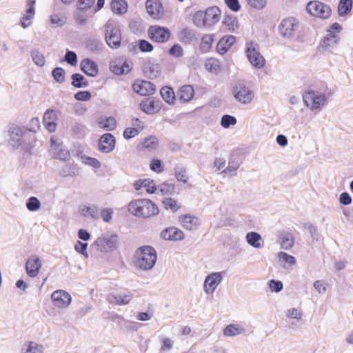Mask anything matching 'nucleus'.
<instances>
[{"label": "nucleus", "mask_w": 353, "mask_h": 353, "mask_svg": "<svg viewBox=\"0 0 353 353\" xmlns=\"http://www.w3.org/2000/svg\"><path fill=\"white\" fill-rule=\"evenodd\" d=\"M157 256V252L152 246L139 247L134 256V265L141 270H151L155 265Z\"/></svg>", "instance_id": "obj_1"}, {"label": "nucleus", "mask_w": 353, "mask_h": 353, "mask_svg": "<svg viewBox=\"0 0 353 353\" xmlns=\"http://www.w3.org/2000/svg\"><path fill=\"white\" fill-rule=\"evenodd\" d=\"M128 211L137 216L148 218L158 214L157 206L149 199H137L128 205Z\"/></svg>", "instance_id": "obj_2"}, {"label": "nucleus", "mask_w": 353, "mask_h": 353, "mask_svg": "<svg viewBox=\"0 0 353 353\" xmlns=\"http://www.w3.org/2000/svg\"><path fill=\"white\" fill-rule=\"evenodd\" d=\"M8 143L13 149H18L23 145H29L34 139V134L28 133L26 128L12 125L8 130Z\"/></svg>", "instance_id": "obj_3"}, {"label": "nucleus", "mask_w": 353, "mask_h": 353, "mask_svg": "<svg viewBox=\"0 0 353 353\" xmlns=\"http://www.w3.org/2000/svg\"><path fill=\"white\" fill-rule=\"evenodd\" d=\"M105 40L107 45L112 49H117L121 46V34L120 30L112 21H108L105 25Z\"/></svg>", "instance_id": "obj_4"}, {"label": "nucleus", "mask_w": 353, "mask_h": 353, "mask_svg": "<svg viewBox=\"0 0 353 353\" xmlns=\"http://www.w3.org/2000/svg\"><path fill=\"white\" fill-rule=\"evenodd\" d=\"M303 100L307 108L312 110L320 109L327 102L325 94L318 91L310 90L304 93Z\"/></svg>", "instance_id": "obj_5"}, {"label": "nucleus", "mask_w": 353, "mask_h": 353, "mask_svg": "<svg viewBox=\"0 0 353 353\" xmlns=\"http://www.w3.org/2000/svg\"><path fill=\"white\" fill-rule=\"evenodd\" d=\"M247 57L251 65L255 68L261 69L265 64V59L260 53L259 47L253 42L246 44L245 50Z\"/></svg>", "instance_id": "obj_6"}, {"label": "nucleus", "mask_w": 353, "mask_h": 353, "mask_svg": "<svg viewBox=\"0 0 353 353\" xmlns=\"http://www.w3.org/2000/svg\"><path fill=\"white\" fill-rule=\"evenodd\" d=\"M299 26V22L295 18L289 17L282 20L279 25V32L283 37L291 39L295 35Z\"/></svg>", "instance_id": "obj_7"}, {"label": "nucleus", "mask_w": 353, "mask_h": 353, "mask_svg": "<svg viewBox=\"0 0 353 353\" xmlns=\"http://www.w3.org/2000/svg\"><path fill=\"white\" fill-rule=\"evenodd\" d=\"M234 99L241 104H249L254 98V92L243 83H239L232 88Z\"/></svg>", "instance_id": "obj_8"}, {"label": "nucleus", "mask_w": 353, "mask_h": 353, "mask_svg": "<svg viewBox=\"0 0 353 353\" xmlns=\"http://www.w3.org/2000/svg\"><path fill=\"white\" fill-rule=\"evenodd\" d=\"M306 10L311 15L321 19H327L332 12L330 6L318 1H310L306 6Z\"/></svg>", "instance_id": "obj_9"}, {"label": "nucleus", "mask_w": 353, "mask_h": 353, "mask_svg": "<svg viewBox=\"0 0 353 353\" xmlns=\"http://www.w3.org/2000/svg\"><path fill=\"white\" fill-rule=\"evenodd\" d=\"M150 38L157 43H165L170 37V31L168 28L159 26H152L148 30Z\"/></svg>", "instance_id": "obj_10"}, {"label": "nucleus", "mask_w": 353, "mask_h": 353, "mask_svg": "<svg viewBox=\"0 0 353 353\" xmlns=\"http://www.w3.org/2000/svg\"><path fill=\"white\" fill-rule=\"evenodd\" d=\"M132 89L141 96H149L154 94L156 86L149 81L137 80L132 84Z\"/></svg>", "instance_id": "obj_11"}, {"label": "nucleus", "mask_w": 353, "mask_h": 353, "mask_svg": "<svg viewBox=\"0 0 353 353\" xmlns=\"http://www.w3.org/2000/svg\"><path fill=\"white\" fill-rule=\"evenodd\" d=\"M51 299L53 305L59 308H66L71 303L70 294L65 290H59L52 292Z\"/></svg>", "instance_id": "obj_12"}, {"label": "nucleus", "mask_w": 353, "mask_h": 353, "mask_svg": "<svg viewBox=\"0 0 353 353\" xmlns=\"http://www.w3.org/2000/svg\"><path fill=\"white\" fill-rule=\"evenodd\" d=\"M221 272H213L208 274L204 281L203 289L207 294H212L222 281Z\"/></svg>", "instance_id": "obj_13"}, {"label": "nucleus", "mask_w": 353, "mask_h": 353, "mask_svg": "<svg viewBox=\"0 0 353 353\" xmlns=\"http://www.w3.org/2000/svg\"><path fill=\"white\" fill-rule=\"evenodd\" d=\"M140 109L148 114H154L160 111L161 102L154 98L148 97L143 99L139 104Z\"/></svg>", "instance_id": "obj_14"}, {"label": "nucleus", "mask_w": 353, "mask_h": 353, "mask_svg": "<svg viewBox=\"0 0 353 353\" xmlns=\"http://www.w3.org/2000/svg\"><path fill=\"white\" fill-rule=\"evenodd\" d=\"M133 299V294L130 291L120 292L117 294H109L108 301L111 304L119 305H128Z\"/></svg>", "instance_id": "obj_15"}, {"label": "nucleus", "mask_w": 353, "mask_h": 353, "mask_svg": "<svg viewBox=\"0 0 353 353\" xmlns=\"http://www.w3.org/2000/svg\"><path fill=\"white\" fill-rule=\"evenodd\" d=\"M115 147V138L110 133L103 134L99 139L98 149L103 153H109L114 150Z\"/></svg>", "instance_id": "obj_16"}, {"label": "nucleus", "mask_w": 353, "mask_h": 353, "mask_svg": "<svg viewBox=\"0 0 353 353\" xmlns=\"http://www.w3.org/2000/svg\"><path fill=\"white\" fill-rule=\"evenodd\" d=\"M41 261L37 255H31L26 263L27 274L32 278L36 277L41 268Z\"/></svg>", "instance_id": "obj_17"}, {"label": "nucleus", "mask_w": 353, "mask_h": 353, "mask_svg": "<svg viewBox=\"0 0 353 353\" xmlns=\"http://www.w3.org/2000/svg\"><path fill=\"white\" fill-rule=\"evenodd\" d=\"M145 8L148 14L154 19H159L163 17V6L159 0H147Z\"/></svg>", "instance_id": "obj_18"}, {"label": "nucleus", "mask_w": 353, "mask_h": 353, "mask_svg": "<svg viewBox=\"0 0 353 353\" xmlns=\"http://www.w3.org/2000/svg\"><path fill=\"white\" fill-rule=\"evenodd\" d=\"M36 0H27V9L26 14L21 19V25L23 28H26L31 25V20L34 18L35 14Z\"/></svg>", "instance_id": "obj_19"}, {"label": "nucleus", "mask_w": 353, "mask_h": 353, "mask_svg": "<svg viewBox=\"0 0 353 353\" xmlns=\"http://www.w3.org/2000/svg\"><path fill=\"white\" fill-rule=\"evenodd\" d=\"M161 238L167 241H180L184 239V234L176 228L170 227L161 232Z\"/></svg>", "instance_id": "obj_20"}, {"label": "nucleus", "mask_w": 353, "mask_h": 353, "mask_svg": "<svg viewBox=\"0 0 353 353\" xmlns=\"http://www.w3.org/2000/svg\"><path fill=\"white\" fill-rule=\"evenodd\" d=\"M118 241V236L117 234L106 235L99 237L95 243L98 247L106 249H115Z\"/></svg>", "instance_id": "obj_21"}, {"label": "nucleus", "mask_w": 353, "mask_h": 353, "mask_svg": "<svg viewBox=\"0 0 353 353\" xmlns=\"http://www.w3.org/2000/svg\"><path fill=\"white\" fill-rule=\"evenodd\" d=\"M80 68L83 72L90 77H95L98 74V65L92 60L85 58L80 63Z\"/></svg>", "instance_id": "obj_22"}, {"label": "nucleus", "mask_w": 353, "mask_h": 353, "mask_svg": "<svg viewBox=\"0 0 353 353\" xmlns=\"http://www.w3.org/2000/svg\"><path fill=\"white\" fill-rule=\"evenodd\" d=\"M208 27L212 26L219 21L221 11L216 6L210 7L204 12Z\"/></svg>", "instance_id": "obj_23"}, {"label": "nucleus", "mask_w": 353, "mask_h": 353, "mask_svg": "<svg viewBox=\"0 0 353 353\" xmlns=\"http://www.w3.org/2000/svg\"><path fill=\"white\" fill-rule=\"evenodd\" d=\"M142 70L144 74L150 79L157 78L160 74L159 65L153 63L150 60L143 63Z\"/></svg>", "instance_id": "obj_24"}, {"label": "nucleus", "mask_w": 353, "mask_h": 353, "mask_svg": "<svg viewBox=\"0 0 353 353\" xmlns=\"http://www.w3.org/2000/svg\"><path fill=\"white\" fill-rule=\"evenodd\" d=\"M236 38L234 36H225L221 39L216 45V51L220 54H224L229 48L235 43Z\"/></svg>", "instance_id": "obj_25"}, {"label": "nucleus", "mask_w": 353, "mask_h": 353, "mask_svg": "<svg viewBox=\"0 0 353 353\" xmlns=\"http://www.w3.org/2000/svg\"><path fill=\"white\" fill-rule=\"evenodd\" d=\"M194 95V90L190 85H185L180 88L177 92L179 99L182 102L190 101Z\"/></svg>", "instance_id": "obj_26"}, {"label": "nucleus", "mask_w": 353, "mask_h": 353, "mask_svg": "<svg viewBox=\"0 0 353 353\" xmlns=\"http://www.w3.org/2000/svg\"><path fill=\"white\" fill-rule=\"evenodd\" d=\"M134 186L137 190L143 188L150 194L154 193L157 190L154 181L150 179H139L134 183Z\"/></svg>", "instance_id": "obj_27"}, {"label": "nucleus", "mask_w": 353, "mask_h": 353, "mask_svg": "<svg viewBox=\"0 0 353 353\" xmlns=\"http://www.w3.org/2000/svg\"><path fill=\"white\" fill-rule=\"evenodd\" d=\"M182 226L189 230L196 228L199 224V220L197 217L186 214L180 218Z\"/></svg>", "instance_id": "obj_28"}, {"label": "nucleus", "mask_w": 353, "mask_h": 353, "mask_svg": "<svg viewBox=\"0 0 353 353\" xmlns=\"http://www.w3.org/2000/svg\"><path fill=\"white\" fill-rule=\"evenodd\" d=\"M179 38L183 43H190L197 39L196 32L188 27L182 28L179 32Z\"/></svg>", "instance_id": "obj_29"}, {"label": "nucleus", "mask_w": 353, "mask_h": 353, "mask_svg": "<svg viewBox=\"0 0 353 353\" xmlns=\"http://www.w3.org/2000/svg\"><path fill=\"white\" fill-rule=\"evenodd\" d=\"M70 130L78 138H83L88 133L86 126L80 121H74L71 125Z\"/></svg>", "instance_id": "obj_30"}, {"label": "nucleus", "mask_w": 353, "mask_h": 353, "mask_svg": "<svg viewBox=\"0 0 353 353\" xmlns=\"http://www.w3.org/2000/svg\"><path fill=\"white\" fill-rule=\"evenodd\" d=\"M43 346L34 341L26 342L21 348L23 353H43Z\"/></svg>", "instance_id": "obj_31"}, {"label": "nucleus", "mask_w": 353, "mask_h": 353, "mask_svg": "<svg viewBox=\"0 0 353 353\" xmlns=\"http://www.w3.org/2000/svg\"><path fill=\"white\" fill-rule=\"evenodd\" d=\"M281 246L283 249L289 250L294 245V238L293 234L288 232H284L281 234Z\"/></svg>", "instance_id": "obj_32"}, {"label": "nucleus", "mask_w": 353, "mask_h": 353, "mask_svg": "<svg viewBox=\"0 0 353 353\" xmlns=\"http://www.w3.org/2000/svg\"><path fill=\"white\" fill-rule=\"evenodd\" d=\"M128 3L124 0H113L111 2V10L115 14H122L127 12Z\"/></svg>", "instance_id": "obj_33"}, {"label": "nucleus", "mask_w": 353, "mask_h": 353, "mask_svg": "<svg viewBox=\"0 0 353 353\" xmlns=\"http://www.w3.org/2000/svg\"><path fill=\"white\" fill-rule=\"evenodd\" d=\"M245 331V328L238 324H230L224 329L223 334L226 336H234L237 334L244 333Z\"/></svg>", "instance_id": "obj_34"}, {"label": "nucleus", "mask_w": 353, "mask_h": 353, "mask_svg": "<svg viewBox=\"0 0 353 353\" xmlns=\"http://www.w3.org/2000/svg\"><path fill=\"white\" fill-rule=\"evenodd\" d=\"M246 241L249 245L254 248H260L261 247L260 241L261 236L256 232H250L246 234Z\"/></svg>", "instance_id": "obj_35"}, {"label": "nucleus", "mask_w": 353, "mask_h": 353, "mask_svg": "<svg viewBox=\"0 0 353 353\" xmlns=\"http://www.w3.org/2000/svg\"><path fill=\"white\" fill-rule=\"evenodd\" d=\"M71 84L77 88H86L88 86V82L85 78L81 74L74 73L71 76Z\"/></svg>", "instance_id": "obj_36"}, {"label": "nucleus", "mask_w": 353, "mask_h": 353, "mask_svg": "<svg viewBox=\"0 0 353 353\" xmlns=\"http://www.w3.org/2000/svg\"><path fill=\"white\" fill-rule=\"evenodd\" d=\"M85 45L86 48L92 52H101L103 49V43L97 39H89Z\"/></svg>", "instance_id": "obj_37"}, {"label": "nucleus", "mask_w": 353, "mask_h": 353, "mask_svg": "<svg viewBox=\"0 0 353 353\" xmlns=\"http://www.w3.org/2000/svg\"><path fill=\"white\" fill-rule=\"evenodd\" d=\"M160 93L162 98L166 103L168 104L174 103L175 95L172 88L168 86L163 87L161 89Z\"/></svg>", "instance_id": "obj_38"}, {"label": "nucleus", "mask_w": 353, "mask_h": 353, "mask_svg": "<svg viewBox=\"0 0 353 353\" xmlns=\"http://www.w3.org/2000/svg\"><path fill=\"white\" fill-rule=\"evenodd\" d=\"M192 21L194 26L198 28L208 27L204 12L202 10H198L194 14Z\"/></svg>", "instance_id": "obj_39"}, {"label": "nucleus", "mask_w": 353, "mask_h": 353, "mask_svg": "<svg viewBox=\"0 0 353 353\" xmlns=\"http://www.w3.org/2000/svg\"><path fill=\"white\" fill-rule=\"evenodd\" d=\"M352 0H340L338 12L340 16H345L350 12L352 7Z\"/></svg>", "instance_id": "obj_40"}, {"label": "nucleus", "mask_w": 353, "mask_h": 353, "mask_svg": "<svg viewBox=\"0 0 353 353\" xmlns=\"http://www.w3.org/2000/svg\"><path fill=\"white\" fill-rule=\"evenodd\" d=\"M205 67L208 71L214 74L221 72L220 61L216 59H209L205 62Z\"/></svg>", "instance_id": "obj_41"}, {"label": "nucleus", "mask_w": 353, "mask_h": 353, "mask_svg": "<svg viewBox=\"0 0 353 353\" xmlns=\"http://www.w3.org/2000/svg\"><path fill=\"white\" fill-rule=\"evenodd\" d=\"M338 41L339 37L335 33L327 32V35L323 41V44L325 48L333 47L337 44Z\"/></svg>", "instance_id": "obj_42"}, {"label": "nucleus", "mask_w": 353, "mask_h": 353, "mask_svg": "<svg viewBox=\"0 0 353 353\" xmlns=\"http://www.w3.org/2000/svg\"><path fill=\"white\" fill-rule=\"evenodd\" d=\"M27 209L30 212H35L40 209L41 208V202L35 196H30L26 201V203Z\"/></svg>", "instance_id": "obj_43"}, {"label": "nucleus", "mask_w": 353, "mask_h": 353, "mask_svg": "<svg viewBox=\"0 0 353 353\" xmlns=\"http://www.w3.org/2000/svg\"><path fill=\"white\" fill-rule=\"evenodd\" d=\"M81 214L85 216L88 215L93 219H97L99 216V208L94 205L84 206L81 209Z\"/></svg>", "instance_id": "obj_44"}, {"label": "nucleus", "mask_w": 353, "mask_h": 353, "mask_svg": "<svg viewBox=\"0 0 353 353\" xmlns=\"http://www.w3.org/2000/svg\"><path fill=\"white\" fill-rule=\"evenodd\" d=\"M159 341L161 343L160 352H165L171 350L174 345V341L165 336H160Z\"/></svg>", "instance_id": "obj_45"}, {"label": "nucleus", "mask_w": 353, "mask_h": 353, "mask_svg": "<svg viewBox=\"0 0 353 353\" xmlns=\"http://www.w3.org/2000/svg\"><path fill=\"white\" fill-rule=\"evenodd\" d=\"M99 124L101 128L107 131L113 130L117 126L116 120L112 117L106 118L103 121H100Z\"/></svg>", "instance_id": "obj_46"}, {"label": "nucleus", "mask_w": 353, "mask_h": 353, "mask_svg": "<svg viewBox=\"0 0 353 353\" xmlns=\"http://www.w3.org/2000/svg\"><path fill=\"white\" fill-rule=\"evenodd\" d=\"M32 61L38 66H43L46 60L43 54L37 50H32L30 52Z\"/></svg>", "instance_id": "obj_47"}, {"label": "nucleus", "mask_w": 353, "mask_h": 353, "mask_svg": "<svg viewBox=\"0 0 353 353\" xmlns=\"http://www.w3.org/2000/svg\"><path fill=\"white\" fill-rule=\"evenodd\" d=\"M214 36L212 34H205L201 39L200 48L203 51H208L212 45Z\"/></svg>", "instance_id": "obj_48"}, {"label": "nucleus", "mask_w": 353, "mask_h": 353, "mask_svg": "<svg viewBox=\"0 0 353 353\" xmlns=\"http://www.w3.org/2000/svg\"><path fill=\"white\" fill-rule=\"evenodd\" d=\"M236 122V117L229 114H225L221 119V125L223 128H229L231 125H234Z\"/></svg>", "instance_id": "obj_49"}, {"label": "nucleus", "mask_w": 353, "mask_h": 353, "mask_svg": "<svg viewBox=\"0 0 353 353\" xmlns=\"http://www.w3.org/2000/svg\"><path fill=\"white\" fill-rule=\"evenodd\" d=\"M175 176L177 181L185 183L188 181V176L186 174V170L184 168L176 165L174 168Z\"/></svg>", "instance_id": "obj_50"}, {"label": "nucleus", "mask_w": 353, "mask_h": 353, "mask_svg": "<svg viewBox=\"0 0 353 353\" xmlns=\"http://www.w3.org/2000/svg\"><path fill=\"white\" fill-rule=\"evenodd\" d=\"M143 145L149 150H154L158 146V140L155 137L150 136L144 139Z\"/></svg>", "instance_id": "obj_51"}, {"label": "nucleus", "mask_w": 353, "mask_h": 353, "mask_svg": "<svg viewBox=\"0 0 353 353\" xmlns=\"http://www.w3.org/2000/svg\"><path fill=\"white\" fill-rule=\"evenodd\" d=\"M163 204L166 210L170 209L173 212H176L180 208V206L178 205L176 201L172 198L164 199L163 200Z\"/></svg>", "instance_id": "obj_52"}, {"label": "nucleus", "mask_w": 353, "mask_h": 353, "mask_svg": "<svg viewBox=\"0 0 353 353\" xmlns=\"http://www.w3.org/2000/svg\"><path fill=\"white\" fill-rule=\"evenodd\" d=\"M65 70L59 67L55 68L52 72L54 80L59 83L65 81Z\"/></svg>", "instance_id": "obj_53"}, {"label": "nucleus", "mask_w": 353, "mask_h": 353, "mask_svg": "<svg viewBox=\"0 0 353 353\" xmlns=\"http://www.w3.org/2000/svg\"><path fill=\"white\" fill-rule=\"evenodd\" d=\"M278 257L281 263H288L289 265H294L296 263L295 258L284 252H280L278 254Z\"/></svg>", "instance_id": "obj_54"}, {"label": "nucleus", "mask_w": 353, "mask_h": 353, "mask_svg": "<svg viewBox=\"0 0 353 353\" xmlns=\"http://www.w3.org/2000/svg\"><path fill=\"white\" fill-rule=\"evenodd\" d=\"M64 61L72 66L77 64V55L74 51L67 50L64 57Z\"/></svg>", "instance_id": "obj_55"}, {"label": "nucleus", "mask_w": 353, "mask_h": 353, "mask_svg": "<svg viewBox=\"0 0 353 353\" xmlns=\"http://www.w3.org/2000/svg\"><path fill=\"white\" fill-rule=\"evenodd\" d=\"M50 23L54 27H61L65 23V19L60 17L58 14H53L50 16Z\"/></svg>", "instance_id": "obj_56"}, {"label": "nucleus", "mask_w": 353, "mask_h": 353, "mask_svg": "<svg viewBox=\"0 0 353 353\" xmlns=\"http://www.w3.org/2000/svg\"><path fill=\"white\" fill-rule=\"evenodd\" d=\"M82 160L85 164L88 165L94 168H99L101 167L100 161L95 158L83 156L82 157Z\"/></svg>", "instance_id": "obj_57"}, {"label": "nucleus", "mask_w": 353, "mask_h": 353, "mask_svg": "<svg viewBox=\"0 0 353 353\" xmlns=\"http://www.w3.org/2000/svg\"><path fill=\"white\" fill-rule=\"evenodd\" d=\"M269 288L272 292H279L283 290V285L281 281L272 279L268 283Z\"/></svg>", "instance_id": "obj_58"}, {"label": "nucleus", "mask_w": 353, "mask_h": 353, "mask_svg": "<svg viewBox=\"0 0 353 353\" xmlns=\"http://www.w3.org/2000/svg\"><path fill=\"white\" fill-rule=\"evenodd\" d=\"M223 23L228 27L230 30H234L237 28L238 21L236 18L233 16H227L224 19Z\"/></svg>", "instance_id": "obj_59"}, {"label": "nucleus", "mask_w": 353, "mask_h": 353, "mask_svg": "<svg viewBox=\"0 0 353 353\" xmlns=\"http://www.w3.org/2000/svg\"><path fill=\"white\" fill-rule=\"evenodd\" d=\"M169 54L174 57H181L183 55V50L179 44H174L169 50Z\"/></svg>", "instance_id": "obj_60"}, {"label": "nucleus", "mask_w": 353, "mask_h": 353, "mask_svg": "<svg viewBox=\"0 0 353 353\" xmlns=\"http://www.w3.org/2000/svg\"><path fill=\"white\" fill-rule=\"evenodd\" d=\"M40 123L37 118H32L28 124V128L26 129L28 133L33 134L39 128Z\"/></svg>", "instance_id": "obj_61"}, {"label": "nucleus", "mask_w": 353, "mask_h": 353, "mask_svg": "<svg viewBox=\"0 0 353 353\" xmlns=\"http://www.w3.org/2000/svg\"><path fill=\"white\" fill-rule=\"evenodd\" d=\"M159 191L162 194H171L174 191V185L171 183H164L159 186Z\"/></svg>", "instance_id": "obj_62"}, {"label": "nucleus", "mask_w": 353, "mask_h": 353, "mask_svg": "<svg viewBox=\"0 0 353 353\" xmlns=\"http://www.w3.org/2000/svg\"><path fill=\"white\" fill-rule=\"evenodd\" d=\"M139 48L141 52H149L153 50L152 45L148 41L144 39L139 40Z\"/></svg>", "instance_id": "obj_63"}, {"label": "nucleus", "mask_w": 353, "mask_h": 353, "mask_svg": "<svg viewBox=\"0 0 353 353\" xmlns=\"http://www.w3.org/2000/svg\"><path fill=\"white\" fill-rule=\"evenodd\" d=\"M150 169L157 173L162 172L163 171V166L162 162L159 159H152L150 165Z\"/></svg>", "instance_id": "obj_64"}]
</instances>
